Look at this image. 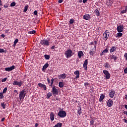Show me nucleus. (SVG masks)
<instances>
[{"instance_id":"nucleus-1","label":"nucleus","mask_w":127,"mask_h":127,"mask_svg":"<svg viewBox=\"0 0 127 127\" xmlns=\"http://www.w3.org/2000/svg\"><path fill=\"white\" fill-rule=\"evenodd\" d=\"M64 55L67 59H69V58H71V57L74 55V53H73L71 49H67L65 51Z\"/></svg>"},{"instance_id":"nucleus-2","label":"nucleus","mask_w":127,"mask_h":127,"mask_svg":"<svg viewBox=\"0 0 127 127\" xmlns=\"http://www.w3.org/2000/svg\"><path fill=\"white\" fill-rule=\"evenodd\" d=\"M40 44L43 45V46H49L50 45V42H49V40L44 39L41 40Z\"/></svg>"},{"instance_id":"nucleus-3","label":"nucleus","mask_w":127,"mask_h":127,"mask_svg":"<svg viewBox=\"0 0 127 127\" xmlns=\"http://www.w3.org/2000/svg\"><path fill=\"white\" fill-rule=\"evenodd\" d=\"M58 115L60 118H61L62 119H64L66 116H67V113H66V112L64 110H61L59 112Z\"/></svg>"},{"instance_id":"nucleus-4","label":"nucleus","mask_w":127,"mask_h":127,"mask_svg":"<svg viewBox=\"0 0 127 127\" xmlns=\"http://www.w3.org/2000/svg\"><path fill=\"white\" fill-rule=\"evenodd\" d=\"M25 91L24 90H22L20 91V93L19 95V100H23L25 97L26 93H25Z\"/></svg>"},{"instance_id":"nucleus-5","label":"nucleus","mask_w":127,"mask_h":127,"mask_svg":"<svg viewBox=\"0 0 127 127\" xmlns=\"http://www.w3.org/2000/svg\"><path fill=\"white\" fill-rule=\"evenodd\" d=\"M109 36L110 34L109 33V32H108L107 31H105L103 33V39H104V40H105V41H107Z\"/></svg>"},{"instance_id":"nucleus-6","label":"nucleus","mask_w":127,"mask_h":127,"mask_svg":"<svg viewBox=\"0 0 127 127\" xmlns=\"http://www.w3.org/2000/svg\"><path fill=\"white\" fill-rule=\"evenodd\" d=\"M103 73L104 74V75H105V78L106 80H108V79L111 78V74L108 70H104L103 71Z\"/></svg>"},{"instance_id":"nucleus-7","label":"nucleus","mask_w":127,"mask_h":127,"mask_svg":"<svg viewBox=\"0 0 127 127\" xmlns=\"http://www.w3.org/2000/svg\"><path fill=\"white\" fill-rule=\"evenodd\" d=\"M52 94L54 95V96L55 95H58V89H57V88H56V86H55V85H54L52 87V89L51 91Z\"/></svg>"},{"instance_id":"nucleus-8","label":"nucleus","mask_w":127,"mask_h":127,"mask_svg":"<svg viewBox=\"0 0 127 127\" xmlns=\"http://www.w3.org/2000/svg\"><path fill=\"white\" fill-rule=\"evenodd\" d=\"M109 59L110 60H114V61H115L116 62V61H117V60L118 59V58H119V57H118V56H115V55H110L109 57Z\"/></svg>"},{"instance_id":"nucleus-9","label":"nucleus","mask_w":127,"mask_h":127,"mask_svg":"<svg viewBox=\"0 0 127 127\" xmlns=\"http://www.w3.org/2000/svg\"><path fill=\"white\" fill-rule=\"evenodd\" d=\"M113 104L114 101H113V100L111 99H109L107 102V106L109 107V108H111V107L113 106Z\"/></svg>"},{"instance_id":"nucleus-10","label":"nucleus","mask_w":127,"mask_h":127,"mask_svg":"<svg viewBox=\"0 0 127 127\" xmlns=\"http://www.w3.org/2000/svg\"><path fill=\"white\" fill-rule=\"evenodd\" d=\"M13 85L14 86H18V87H21L22 82L21 81L18 82L17 81L14 80L13 82Z\"/></svg>"},{"instance_id":"nucleus-11","label":"nucleus","mask_w":127,"mask_h":127,"mask_svg":"<svg viewBox=\"0 0 127 127\" xmlns=\"http://www.w3.org/2000/svg\"><path fill=\"white\" fill-rule=\"evenodd\" d=\"M117 30L118 32H123V31H124V25H120L118 26Z\"/></svg>"},{"instance_id":"nucleus-12","label":"nucleus","mask_w":127,"mask_h":127,"mask_svg":"<svg viewBox=\"0 0 127 127\" xmlns=\"http://www.w3.org/2000/svg\"><path fill=\"white\" fill-rule=\"evenodd\" d=\"M83 68L84 70L87 71L88 70V60H85L83 64Z\"/></svg>"},{"instance_id":"nucleus-13","label":"nucleus","mask_w":127,"mask_h":127,"mask_svg":"<svg viewBox=\"0 0 127 127\" xmlns=\"http://www.w3.org/2000/svg\"><path fill=\"white\" fill-rule=\"evenodd\" d=\"M74 75H76V77L74 79H78L80 78V71L79 70H76L74 72Z\"/></svg>"},{"instance_id":"nucleus-14","label":"nucleus","mask_w":127,"mask_h":127,"mask_svg":"<svg viewBox=\"0 0 127 127\" xmlns=\"http://www.w3.org/2000/svg\"><path fill=\"white\" fill-rule=\"evenodd\" d=\"M115 94H116V91H115V90L113 89H112L111 92L109 93V97L110 98H114Z\"/></svg>"},{"instance_id":"nucleus-15","label":"nucleus","mask_w":127,"mask_h":127,"mask_svg":"<svg viewBox=\"0 0 127 127\" xmlns=\"http://www.w3.org/2000/svg\"><path fill=\"white\" fill-rule=\"evenodd\" d=\"M39 87H40V88H43L45 91H46L47 90V87H46V85L45 84H43L41 83H38Z\"/></svg>"},{"instance_id":"nucleus-16","label":"nucleus","mask_w":127,"mask_h":127,"mask_svg":"<svg viewBox=\"0 0 127 127\" xmlns=\"http://www.w3.org/2000/svg\"><path fill=\"white\" fill-rule=\"evenodd\" d=\"M15 69V66L14 65H12L9 67L5 68V70L6 71H12V70H14Z\"/></svg>"},{"instance_id":"nucleus-17","label":"nucleus","mask_w":127,"mask_h":127,"mask_svg":"<svg viewBox=\"0 0 127 127\" xmlns=\"http://www.w3.org/2000/svg\"><path fill=\"white\" fill-rule=\"evenodd\" d=\"M91 18V15H89V14H86L83 15V19L85 20H89Z\"/></svg>"},{"instance_id":"nucleus-18","label":"nucleus","mask_w":127,"mask_h":127,"mask_svg":"<svg viewBox=\"0 0 127 127\" xmlns=\"http://www.w3.org/2000/svg\"><path fill=\"white\" fill-rule=\"evenodd\" d=\"M66 76H67V74H66L65 73H63V74L58 75V77H59V79H62L63 80H64V79H65V78H66Z\"/></svg>"},{"instance_id":"nucleus-19","label":"nucleus","mask_w":127,"mask_h":127,"mask_svg":"<svg viewBox=\"0 0 127 127\" xmlns=\"http://www.w3.org/2000/svg\"><path fill=\"white\" fill-rule=\"evenodd\" d=\"M55 115H54V113L53 112H52L50 114V120L51 122H53L54 121V117Z\"/></svg>"},{"instance_id":"nucleus-20","label":"nucleus","mask_w":127,"mask_h":127,"mask_svg":"<svg viewBox=\"0 0 127 127\" xmlns=\"http://www.w3.org/2000/svg\"><path fill=\"white\" fill-rule=\"evenodd\" d=\"M115 51H117V47L116 46L112 47L110 49V53H113V52H115Z\"/></svg>"},{"instance_id":"nucleus-21","label":"nucleus","mask_w":127,"mask_h":127,"mask_svg":"<svg viewBox=\"0 0 127 127\" xmlns=\"http://www.w3.org/2000/svg\"><path fill=\"white\" fill-rule=\"evenodd\" d=\"M49 66V64H48V63H46L43 66L42 71H44V70H45L46 69H47V68H48Z\"/></svg>"},{"instance_id":"nucleus-22","label":"nucleus","mask_w":127,"mask_h":127,"mask_svg":"<svg viewBox=\"0 0 127 127\" xmlns=\"http://www.w3.org/2000/svg\"><path fill=\"white\" fill-rule=\"evenodd\" d=\"M94 13H95L96 16H100L101 14L100 13V11L98 9H96L94 10Z\"/></svg>"},{"instance_id":"nucleus-23","label":"nucleus","mask_w":127,"mask_h":127,"mask_svg":"<svg viewBox=\"0 0 127 127\" xmlns=\"http://www.w3.org/2000/svg\"><path fill=\"white\" fill-rule=\"evenodd\" d=\"M77 55H78L79 58H81V57H82V56H84V53H83L82 52V51H80L78 52Z\"/></svg>"},{"instance_id":"nucleus-24","label":"nucleus","mask_w":127,"mask_h":127,"mask_svg":"<svg viewBox=\"0 0 127 127\" xmlns=\"http://www.w3.org/2000/svg\"><path fill=\"white\" fill-rule=\"evenodd\" d=\"M105 99V95L104 94H102L100 97V98L99 99V102H102L103 100Z\"/></svg>"},{"instance_id":"nucleus-25","label":"nucleus","mask_w":127,"mask_h":127,"mask_svg":"<svg viewBox=\"0 0 127 127\" xmlns=\"http://www.w3.org/2000/svg\"><path fill=\"white\" fill-rule=\"evenodd\" d=\"M123 36V33L121 32H119L117 33L116 37L117 38H120V37H122Z\"/></svg>"},{"instance_id":"nucleus-26","label":"nucleus","mask_w":127,"mask_h":127,"mask_svg":"<svg viewBox=\"0 0 127 127\" xmlns=\"http://www.w3.org/2000/svg\"><path fill=\"white\" fill-rule=\"evenodd\" d=\"M81 111H82V108H81V107H79L78 110H77V114L79 116H81V114H82Z\"/></svg>"},{"instance_id":"nucleus-27","label":"nucleus","mask_w":127,"mask_h":127,"mask_svg":"<svg viewBox=\"0 0 127 127\" xmlns=\"http://www.w3.org/2000/svg\"><path fill=\"white\" fill-rule=\"evenodd\" d=\"M104 67H105V68H110V67H111V66L110 65V64H109V63H106L104 65H103Z\"/></svg>"},{"instance_id":"nucleus-28","label":"nucleus","mask_w":127,"mask_h":127,"mask_svg":"<svg viewBox=\"0 0 127 127\" xmlns=\"http://www.w3.org/2000/svg\"><path fill=\"white\" fill-rule=\"evenodd\" d=\"M59 87H60V88H63V87H64V83L62 82H59Z\"/></svg>"},{"instance_id":"nucleus-29","label":"nucleus","mask_w":127,"mask_h":127,"mask_svg":"<svg viewBox=\"0 0 127 127\" xmlns=\"http://www.w3.org/2000/svg\"><path fill=\"white\" fill-rule=\"evenodd\" d=\"M52 96V93L51 92H49L47 94V99H49L50 97Z\"/></svg>"},{"instance_id":"nucleus-30","label":"nucleus","mask_w":127,"mask_h":127,"mask_svg":"<svg viewBox=\"0 0 127 127\" xmlns=\"http://www.w3.org/2000/svg\"><path fill=\"white\" fill-rule=\"evenodd\" d=\"M44 57L47 60H49V59H50V56L49 55H45Z\"/></svg>"},{"instance_id":"nucleus-31","label":"nucleus","mask_w":127,"mask_h":127,"mask_svg":"<svg viewBox=\"0 0 127 127\" xmlns=\"http://www.w3.org/2000/svg\"><path fill=\"white\" fill-rule=\"evenodd\" d=\"M17 42H18V39H16L14 41V44H13L14 47H15L16 46Z\"/></svg>"},{"instance_id":"nucleus-32","label":"nucleus","mask_w":127,"mask_h":127,"mask_svg":"<svg viewBox=\"0 0 127 127\" xmlns=\"http://www.w3.org/2000/svg\"><path fill=\"white\" fill-rule=\"evenodd\" d=\"M109 2H108V4H109V5H112V4H113V2H114V0H108Z\"/></svg>"},{"instance_id":"nucleus-33","label":"nucleus","mask_w":127,"mask_h":127,"mask_svg":"<svg viewBox=\"0 0 127 127\" xmlns=\"http://www.w3.org/2000/svg\"><path fill=\"white\" fill-rule=\"evenodd\" d=\"M36 32V31L33 30V31H30L28 32L29 34H34Z\"/></svg>"},{"instance_id":"nucleus-34","label":"nucleus","mask_w":127,"mask_h":127,"mask_svg":"<svg viewBox=\"0 0 127 127\" xmlns=\"http://www.w3.org/2000/svg\"><path fill=\"white\" fill-rule=\"evenodd\" d=\"M89 54L90 55H91V56H93V55H94V54H95V52L93 50H91L90 52H89Z\"/></svg>"},{"instance_id":"nucleus-35","label":"nucleus","mask_w":127,"mask_h":127,"mask_svg":"<svg viewBox=\"0 0 127 127\" xmlns=\"http://www.w3.org/2000/svg\"><path fill=\"white\" fill-rule=\"evenodd\" d=\"M27 9H28V5L25 6L23 12H26L27 11Z\"/></svg>"},{"instance_id":"nucleus-36","label":"nucleus","mask_w":127,"mask_h":127,"mask_svg":"<svg viewBox=\"0 0 127 127\" xmlns=\"http://www.w3.org/2000/svg\"><path fill=\"white\" fill-rule=\"evenodd\" d=\"M5 106H6V105L4 104V102L1 103V107H2V109H5Z\"/></svg>"},{"instance_id":"nucleus-37","label":"nucleus","mask_w":127,"mask_h":127,"mask_svg":"<svg viewBox=\"0 0 127 127\" xmlns=\"http://www.w3.org/2000/svg\"><path fill=\"white\" fill-rule=\"evenodd\" d=\"M7 91V87H5L3 90V91H2V93L3 94H4L5 93H6V91Z\"/></svg>"},{"instance_id":"nucleus-38","label":"nucleus","mask_w":127,"mask_h":127,"mask_svg":"<svg viewBox=\"0 0 127 127\" xmlns=\"http://www.w3.org/2000/svg\"><path fill=\"white\" fill-rule=\"evenodd\" d=\"M3 93L2 92L0 93V99H3Z\"/></svg>"},{"instance_id":"nucleus-39","label":"nucleus","mask_w":127,"mask_h":127,"mask_svg":"<svg viewBox=\"0 0 127 127\" xmlns=\"http://www.w3.org/2000/svg\"><path fill=\"white\" fill-rule=\"evenodd\" d=\"M103 52L104 53H108V52H109V50L106 48L105 50L103 51Z\"/></svg>"},{"instance_id":"nucleus-40","label":"nucleus","mask_w":127,"mask_h":127,"mask_svg":"<svg viewBox=\"0 0 127 127\" xmlns=\"http://www.w3.org/2000/svg\"><path fill=\"white\" fill-rule=\"evenodd\" d=\"M16 3L15 2H12L10 3V6H15Z\"/></svg>"},{"instance_id":"nucleus-41","label":"nucleus","mask_w":127,"mask_h":127,"mask_svg":"<svg viewBox=\"0 0 127 127\" xmlns=\"http://www.w3.org/2000/svg\"><path fill=\"white\" fill-rule=\"evenodd\" d=\"M74 20L73 19H71L70 20H69V23L70 24H73V23H74Z\"/></svg>"},{"instance_id":"nucleus-42","label":"nucleus","mask_w":127,"mask_h":127,"mask_svg":"<svg viewBox=\"0 0 127 127\" xmlns=\"http://www.w3.org/2000/svg\"><path fill=\"white\" fill-rule=\"evenodd\" d=\"M4 52H5V51L3 49L0 48V53H4Z\"/></svg>"},{"instance_id":"nucleus-43","label":"nucleus","mask_w":127,"mask_h":127,"mask_svg":"<svg viewBox=\"0 0 127 127\" xmlns=\"http://www.w3.org/2000/svg\"><path fill=\"white\" fill-rule=\"evenodd\" d=\"M93 43L95 44V45H94V50H96V45L98 44V43L97 42V41H95Z\"/></svg>"},{"instance_id":"nucleus-44","label":"nucleus","mask_w":127,"mask_h":127,"mask_svg":"<svg viewBox=\"0 0 127 127\" xmlns=\"http://www.w3.org/2000/svg\"><path fill=\"white\" fill-rule=\"evenodd\" d=\"M95 123V121L93 120H91L90 121V124L92 125V126L94 125V124Z\"/></svg>"},{"instance_id":"nucleus-45","label":"nucleus","mask_w":127,"mask_h":127,"mask_svg":"<svg viewBox=\"0 0 127 127\" xmlns=\"http://www.w3.org/2000/svg\"><path fill=\"white\" fill-rule=\"evenodd\" d=\"M126 12H127V11L125 9H124V10L121 11V13L123 14V13H126Z\"/></svg>"},{"instance_id":"nucleus-46","label":"nucleus","mask_w":127,"mask_h":127,"mask_svg":"<svg viewBox=\"0 0 127 127\" xmlns=\"http://www.w3.org/2000/svg\"><path fill=\"white\" fill-rule=\"evenodd\" d=\"M84 86H85V87H88V86H89V83H88V82L85 83Z\"/></svg>"},{"instance_id":"nucleus-47","label":"nucleus","mask_w":127,"mask_h":127,"mask_svg":"<svg viewBox=\"0 0 127 127\" xmlns=\"http://www.w3.org/2000/svg\"><path fill=\"white\" fill-rule=\"evenodd\" d=\"M124 57L126 58V60H127V53L125 54Z\"/></svg>"},{"instance_id":"nucleus-48","label":"nucleus","mask_w":127,"mask_h":127,"mask_svg":"<svg viewBox=\"0 0 127 127\" xmlns=\"http://www.w3.org/2000/svg\"><path fill=\"white\" fill-rule=\"evenodd\" d=\"M125 74H127V67L124 69Z\"/></svg>"},{"instance_id":"nucleus-49","label":"nucleus","mask_w":127,"mask_h":127,"mask_svg":"<svg viewBox=\"0 0 127 127\" xmlns=\"http://www.w3.org/2000/svg\"><path fill=\"white\" fill-rule=\"evenodd\" d=\"M37 13H38L37 11L35 10V11H34V15H37Z\"/></svg>"},{"instance_id":"nucleus-50","label":"nucleus","mask_w":127,"mask_h":127,"mask_svg":"<svg viewBox=\"0 0 127 127\" xmlns=\"http://www.w3.org/2000/svg\"><path fill=\"white\" fill-rule=\"evenodd\" d=\"M58 2L59 3H62V2H63V0H59Z\"/></svg>"},{"instance_id":"nucleus-51","label":"nucleus","mask_w":127,"mask_h":127,"mask_svg":"<svg viewBox=\"0 0 127 127\" xmlns=\"http://www.w3.org/2000/svg\"><path fill=\"white\" fill-rule=\"evenodd\" d=\"M6 78H3V79H2V82H5V81H6Z\"/></svg>"},{"instance_id":"nucleus-52","label":"nucleus","mask_w":127,"mask_h":127,"mask_svg":"<svg viewBox=\"0 0 127 127\" xmlns=\"http://www.w3.org/2000/svg\"><path fill=\"white\" fill-rule=\"evenodd\" d=\"M123 121L124 122V123H126V124H127V120L126 119H124Z\"/></svg>"},{"instance_id":"nucleus-53","label":"nucleus","mask_w":127,"mask_h":127,"mask_svg":"<svg viewBox=\"0 0 127 127\" xmlns=\"http://www.w3.org/2000/svg\"><path fill=\"white\" fill-rule=\"evenodd\" d=\"M53 82H54V79L52 78L51 80V83L53 84Z\"/></svg>"},{"instance_id":"nucleus-54","label":"nucleus","mask_w":127,"mask_h":127,"mask_svg":"<svg viewBox=\"0 0 127 127\" xmlns=\"http://www.w3.org/2000/svg\"><path fill=\"white\" fill-rule=\"evenodd\" d=\"M105 53H104V52L102 51V52L100 54V56H103V55H104Z\"/></svg>"},{"instance_id":"nucleus-55","label":"nucleus","mask_w":127,"mask_h":127,"mask_svg":"<svg viewBox=\"0 0 127 127\" xmlns=\"http://www.w3.org/2000/svg\"><path fill=\"white\" fill-rule=\"evenodd\" d=\"M47 81H48V83H50V79H49V78H47Z\"/></svg>"},{"instance_id":"nucleus-56","label":"nucleus","mask_w":127,"mask_h":127,"mask_svg":"<svg viewBox=\"0 0 127 127\" xmlns=\"http://www.w3.org/2000/svg\"><path fill=\"white\" fill-rule=\"evenodd\" d=\"M4 120H5V118H2L1 122H4Z\"/></svg>"},{"instance_id":"nucleus-57","label":"nucleus","mask_w":127,"mask_h":127,"mask_svg":"<svg viewBox=\"0 0 127 127\" xmlns=\"http://www.w3.org/2000/svg\"><path fill=\"white\" fill-rule=\"evenodd\" d=\"M1 36V37H3V38L5 37V35H4V34H2Z\"/></svg>"},{"instance_id":"nucleus-58","label":"nucleus","mask_w":127,"mask_h":127,"mask_svg":"<svg viewBox=\"0 0 127 127\" xmlns=\"http://www.w3.org/2000/svg\"><path fill=\"white\" fill-rule=\"evenodd\" d=\"M83 3H86L87 2V0H83Z\"/></svg>"},{"instance_id":"nucleus-59","label":"nucleus","mask_w":127,"mask_h":127,"mask_svg":"<svg viewBox=\"0 0 127 127\" xmlns=\"http://www.w3.org/2000/svg\"><path fill=\"white\" fill-rule=\"evenodd\" d=\"M14 93H16L17 94H18V92H17V90H14Z\"/></svg>"},{"instance_id":"nucleus-60","label":"nucleus","mask_w":127,"mask_h":127,"mask_svg":"<svg viewBox=\"0 0 127 127\" xmlns=\"http://www.w3.org/2000/svg\"><path fill=\"white\" fill-rule=\"evenodd\" d=\"M38 127V123H36L35 127Z\"/></svg>"},{"instance_id":"nucleus-61","label":"nucleus","mask_w":127,"mask_h":127,"mask_svg":"<svg viewBox=\"0 0 127 127\" xmlns=\"http://www.w3.org/2000/svg\"><path fill=\"white\" fill-rule=\"evenodd\" d=\"M54 48H55V46H53L51 47V49H54Z\"/></svg>"},{"instance_id":"nucleus-62","label":"nucleus","mask_w":127,"mask_h":127,"mask_svg":"<svg viewBox=\"0 0 127 127\" xmlns=\"http://www.w3.org/2000/svg\"><path fill=\"white\" fill-rule=\"evenodd\" d=\"M124 106H125V109H126V110H127V105H125Z\"/></svg>"},{"instance_id":"nucleus-63","label":"nucleus","mask_w":127,"mask_h":127,"mask_svg":"<svg viewBox=\"0 0 127 127\" xmlns=\"http://www.w3.org/2000/svg\"><path fill=\"white\" fill-rule=\"evenodd\" d=\"M4 7L5 8H7L8 6H7V5H4Z\"/></svg>"},{"instance_id":"nucleus-64","label":"nucleus","mask_w":127,"mask_h":127,"mask_svg":"<svg viewBox=\"0 0 127 127\" xmlns=\"http://www.w3.org/2000/svg\"><path fill=\"white\" fill-rule=\"evenodd\" d=\"M125 10H126V11H127V6H126L125 7Z\"/></svg>"}]
</instances>
